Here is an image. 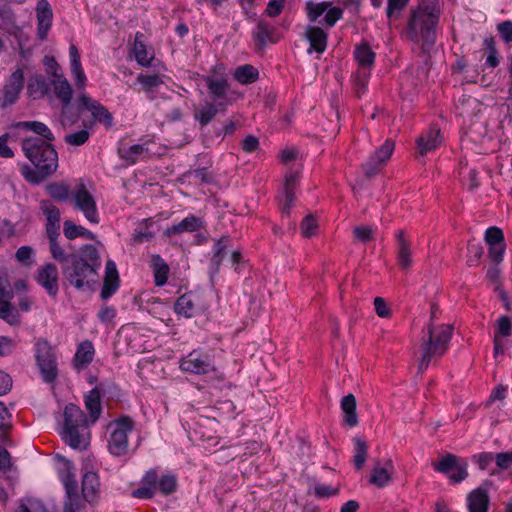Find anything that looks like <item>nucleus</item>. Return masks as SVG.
<instances>
[{
    "mask_svg": "<svg viewBox=\"0 0 512 512\" xmlns=\"http://www.w3.org/2000/svg\"><path fill=\"white\" fill-rule=\"evenodd\" d=\"M150 266L153 271L154 283L162 287L167 283L170 268L165 260L158 254L151 256Z\"/></svg>",
    "mask_w": 512,
    "mask_h": 512,
    "instance_id": "c756f323",
    "label": "nucleus"
},
{
    "mask_svg": "<svg viewBox=\"0 0 512 512\" xmlns=\"http://www.w3.org/2000/svg\"><path fill=\"white\" fill-rule=\"evenodd\" d=\"M354 57L358 63V71L370 72L375 63L376 53L368 42H362L354 50Z\"/></svg>",
    "mask_w": 512,
    "mask_h": 512,
    "instance_id": "b1692460",
    "label": "nucleus"
},
{
    "mask_svg": "<svg viewBox=\"0 0 512 512\" xmlns=\"http://www.w3.org/2000/svg\"><path fill=\"white\" fill-rule=\"evenodd\" d=\"M21 148L32 164H23L20 168L21 175L28 183L38 185L57 171L58 153L52 142L39 137H26L21 141Z\"/></svg>",
    "mask_w": 512,
    "mask_h": 512,
    "instance_id": "f03ea898",
    "label": "nucleus"
},
{
    "mask_svg": "<svg viewBox=\"0 0 512 512\" xmlns=\"http://www.w3.org/2000/svg\"><path fill=\"white\" fill-rule=\"evenodd\" d=\"M16 23V15L8 4L0 5V27L9 28Z\"/></svg>",
    "mask_w": 512,
    "mask_h": 512,
    "instance_id": "603ef678",
    "label": "nucleus"
},
{
    "mask_svg": "<svg viewBox=\"0 0 512 512\" xmlns=\"http://www.w3.org/2000/svg\"><path fill=\"white\" fill-rule=\"evenodd\" d=\"M48 195L53 198L56 202L62 203L68 200L71 201L72 191L68 185L63 182H52L45 187Z\"/></svg>",
    "mask_w": 512,
    "mask_h": 512,
    "instance_id": "a19ab883",
    "label": "nucleus"
},
{
    "mask_svg": "<svg viewBox=\"0 0 512 512\" xmlns=\"http://www.w3.org/2000/svg\"><path fill=\"white\" fill-rule=\"evenodd\" d=\"M177 480L174 475H163L158 483L157 490L163 495H169L176 490Z\"/></svg>",
    "mask_w": 512,
    "mask_h": 512,
    "instance_id": "5fc2aeb1",
    "label": "nucleus"
},
{
    "mask_svg": "<svg viewBox=\"0 0 512 512\" xmlns=\"http://www.w3.org/2000/svg\"><path fill=\"white\" fill-rule=\"evenodd\" d=\"M15 257L19 263L30 266L33 263L34 250L31 246H21L17 249Z\"/></svg>",
    "mask_w": 512,
    "mask_h": 512,
    "instance_id": "680f3d73",
    "label": "nucleus"
},
{
    "mask_svg": "<svg viewBox=\"0 0 512 512\" xmlns=\"http://www.w3.org/2000/svg\"><path fill=\"white\" fill-rule=\"evenodd\" d=\"M58 280L59 273L55 264L46 263L45 265L38 269L36 281L52 298H55L58 295Z\"/></svg>",
    "mask_w": 512,
    "mask_h": 512,
    "instance_id": "ddd939ff",
    "label": "nucleus"
},
{
    "mask_svg": "<svg viewBox=\"0 0 512 512\" xmlns=\"http://www.w3.org/2000/svg\"><path fill=\"white\" fill-rule=\"evenodd\" d=\"M497 30L506 43H512V21L506 20L498 24Z\"/></svg>",
    "mask_w": 512,
    "mask_h": 512,
    "instance_id": "774afa93",
    "label": "nucleus"
},
{
    "mask_svg": "<svg viewBox=\"0 0 512 512\" xmlns=\"http://www.w3.org/2000/svg\"><path fill=\"white\" fill-rule=\"evenodd\" d=\"M88 428V419L81 408L68 404L64 409V424L61 431L62 439L73 449L85 448L87 442L83 432Z\"/></svg>",
    "mask_w": 512,
    "mask_h": 512,
    "instance_id": "39448f33",
    "label": "nucleus"
},
{
    "mask_svg": "<svg viewBox=\"0 0 512 512\" xmlns=\"http://www.w3.org/2000/svg\"><path fill=\"white\" fill-rule=\"evenodd\" d=\"M13 297H0V319L13 325L19 321L18 313L11 303Z\"/></svg>",
    "mask_w": 512,
    "mask_h": 512,
    "instance_id": "a18cd8bd",
    "label": "nucleus"
},
{
    "mask_svg": "<svg viewBox=\"0 0 512 512\" xmlns=\"http://www.w3.org/2000/svg\"><path fill=\"white\" fill-rule=\"evenodd\" d=\"M301 232L304 237H311L316 234L317 222L312 215H307L301 222Z\"/></svg>",
    "mask_w": 512,
    "mask_h": 512,
    "instance_id": "e2e57ef3",
    "label": "nucleus"
},
{
    "mask_svg": "<svg viewBox=\"0 0 512 512\" xmlns=\"http://www.w3.org/2000/svg\"><path fill=\"white\" fill-rule=\"evenodd\" d=\"M433 468L446 474L453 483H460L468 477V462L451 453H447L438 463L433 464Z\"/></svg>",
    "mask_w": 512,
    "mask_h": 512,
    "instance_id": "9d476101",
    "label": "nucleus"
},
{
    "mask_svg": "<svg viewBox=\"0 0 512 512\" xmlns=\"http://www.w3.org/2000/svg\"><path fill=\"white\" fill-rule=\"evenodd\" d=\"M390 473L385 467H375L371 474L370 482L377 487H384L390 481Z\"/></svg>",
    "mask_w": 512,
    "mask_h": 512,
    "instance_id": "864d4df0",
    "label": "nucleus"
},
{
    "mask_svg": "<svg viewBox=\"0 0 512 512\" xmlns=\"http://www.w3.org/2000/svg\"><path fill=\"white\" fill-rule=\"evenodd\" d=\"M137 82L140 83L144 90L149 91L153 88L158 87L163 83L161 77L158 74L153 75H144L139 74L137 77Z\"/></svg>",
    "mask_w": 512,
    "mask_h": 512,
    "instance_id": "bf43d9fd",
    "label": "nucleus"
},
{
    "mask_svg": "<svg viewBox=\"0 0 512 512\" xmlns=\"http://www.w3.org/2000/svg\"><path fill=\"white\" fill-rule=\"evenodd\" d=\"M196 298L192 293L181 295L174 304L176 314L185 318L194 317L199 311Z\"/></svg>",
    "mask_w": 512,
    "mask_h": 512,
    "instance_id": "a878e982",
    "label": "nucleus"
},
{
    "mask_svg": "<svg viewBox=\"0 0 512 512\" xmlns=\"http://www.w3.org/2000/svg\"><path fill=\"white\" fill-rule=\"evenodd\" d=\"M438 21V0H422L410 12L405 36L412 42L422 41V49L429 50L436 40L435 28Z\"/></svg>",
    "mask_w": 512,
    "mask_h": 512,
    "instance_id": "7ed1b4c3",
    "label": "nucleus"
},
{
    "mask_svg": "<svg viewBox=\"0 0 512 512\" xmlns=\"http://www.w3.org/2000/svg\"><path fill=\"white\" fill-rule=\"evenodd\" d=\"M442 142L440 130L438 128H430L417 139L419 153L424 156L435 150Z\"/></svg>",
    "mask_w": 512,
    "mask_h": 512,
    "instance_id": "393cba45",
    "label": "nucleus"
},
{
    "mask_svg": "<svg viewBox=\"0 0 512 512\" xmlns=\"http://www.w3.org/2000/svg\"><path fill=\"white\" fill-rule=\"evenodd\" d=\"M305 37L310 43L309 53L315 51L323 53L327 47L328 33L319 26H307L305 30Z\"/></svg>",
    "mask_w": 512,
    "mask_h": 512,
    "instance_id": "5701e85b",
    "label": "nucleus"
},
{
    "mask_svg": "<svg viewBox=\"0 0 512 512\" xmlns=\"http://www.w3.org/2000/svg\"><path fill=\"white\" fill-rule=\"evenodd\" d=\"M71 203L75 210L80 211L85 219L92 223L98 224L100 216L94 196L88 191L84 184H79L72 191Z\"/></svg>",
    "mask_w": 512,
    "mask_h": 512,
    "instance_id": "1a4fd4ad",
    "label": "nucleus"
},
{
    "mask_svg": "<svg viewBox=\"0 0 512 512\" xmlns=\"http://www.w3.org/2000/svg\"><path fill=\"white\" fill-rule=\"evenodd\" d=\"M205 81L213 103L228 101L226 96L229 84L225 78L206 77Z\"/></svg>",
    "mask_w": 512,
    "mask_h": 512,
    "instance_id": "c85d7f7f",
    "label": "nucleus"
},
{
    "mask_svg": "<svg viewBox=\"0 0 512 512\" xmlns=\"http://www.w3.org/2000/svg\"><path fill=\"white\" fill-rule=\"evenodd\" d=\"M490 485L491 482L485 481L468 493L466 497L468 512H488L490 504L488 487Z\"/></svg>",
    "mask_w": 512,
    "mask_h": 512,
    "instance_id": "2eb2a0df",
    "label": "nucleus"
},
{
    "mask_svg": "<svg viewBox=\"0 0 512 512\" xmlns=\"http://www.w3.org/2000/svg\"><path fill=\"white\" fill-rule=\"evenodd\" d=\"M408 0H388L386 16L389 19L399 18L401 12L407 6Z\"/></svg>",
    "mask_w": 512,
    "mask_h": 512,
    "instance_id": "6e6d98bb",
    "label": "nucleus"
},
{
    "mask_svg": "<svg viewBox=\"0 0 512 512\" xmlns=\"http://www.w3.org/2000/svg\"><path fill=\"white\" fill-rule=\"evenodd\" d=\"M35 358L42 378L46 383H52L58 376L56 356L53 348L46 339H39L35 343Z\"/></svg>",
    "mask_w": 512,
    "mask_h": 512,
    "instance_id": "0eeeda50",
    "label": "nucleus"
},
{
    "mask_svg": "<svg viewBox=\"0 0 512 512\" xmlns=\"http://www.w3.org/2000/svg\"><path fill=\"white\" fill-rule=\"evenodd\" d=\"M89 137L90 132L88 130L87 125L85 124L83 129L73 133L66 134L64 137V141L66 144L70 146H81L89 140Z\"/></svg>",
    "mask_w": 512,
    "mask_h": 512,
    "instance_id": "09e8293b",
    "label": "nucleus"
},
{
    "mask_svg": "<svg viewBox=\"0 0 512 512\" xmlns=\"http://www.w3.org/2000/svg\"><path fill=\"white\" fill-rule=\"evenodd\" d=\"M203 228V220L195 215H189L181 220L179 223L167 227L163 235L165 237H171L173 235H179L184 232H196Z\"/></svg>",
    "mask_w": 512,
    "mask_h": 512,
    "instance_id": "4be33fe9",
    "label": "nucleus"
},
{
    "mask_svg": "<svg viewBox=\"0 0 512 512\" xmlns=\"http://www.w3.org/2000/svg\"><path fill=\"white\" fill-rule=\"evenodd\" d=\"M120 279L117 271L116 264L109 260L105 267V277L103 286L100 292V297L103 300L109 299L119 289Z\"/></svg>",
    "mask_w": 512,
    "mask_h": 512,
    "instance_id": "412c9836",
    "label": "nucleus"
},
{
    "mask_svg": "<svg viewBox=\"0 0 512 512\" xmlns=\"http://www.w3.org/2000/svg\"><path fill=\"white\" fill-rule=\"evenodd\" d=\"M95 354L93 343L89 340L81 342L74 355V366L80 370L93 361Z\"/></svg>",
    "mask_w": 512,
    "mask_h": 512,
    "instance_id": "2f4dec72",
    "label": "nucleus"
},
{
    "mask_svg": "<svg viewBox=\"0 0 512 512\" xmlns=\"http://www.w3.org/2000/svg\"><path fill=\"white\" fill-rule=\"evenodd\" d=\"M99 477L93 472L89 471L83 475L82 478V497L85 501L91 503L93 502L99 490Z\"/></svg>",
    "mask_w": 512,
    "mask_h": 512,
    "instance_id": "7c9ffc66",
    "label": "nucleus"
},
{
    "mask_svg": "<svg viewBox=\"0 0 512 512\" xmlns=\"http://www.w3.org/2000/svg\"><path fill=\"white\" fill-rule=\"evenodd\" d=\"M63 233L68 240H74L78 237L94 240L96 235L81 225H76L71 220L63 223Z\"/></svg>",
    "mask_w": 512,
    "mask_h": 512,
    "instance_id": "58836bf2",
    "label": "nucleus"
},
{
    "mask_svg": "<svg viewBox=\"0 0 512 512\" xmlns=\"http://www.w3.org/2000/svg\"><path fill=\"white\" fill-rule=\"evenodd\" d=\"M134 423L130 417H121L108 425L110 437L108 451L113 456H124L129 451L128 435L133 431Z\"/></svg>",
    "mask_w": 512,
    "mask_h": 512,
    "instance_id": "423d86ee",
    "label": "nucleus"
},
{
    "mask_svg": "<svg viewBox=\"0 0 512 512\" xmlns=\"http://www.w3.org/2000/svg\"><path fill=\"white\" fill-rule=\"evenodd\" d=\"M37 18V37L44 41L51 29L53 22V10L48 0H39L35 7Z\"/></svg>",
    "mask_w": 512,
    "mask_h": 512,
    "instance_id": "dca6fc26",
    "label": "nucleus"
},
{
    "mask_svg": "<svg viewBox=\"0 0 512 512\" xmlns=\"http://www.w3.org/2000/svg\"><path fill=\"white\" fill-rule=\"evenodd\" d=\"M395 145L391 140H386L383 145H381L374 154H372L376 159H378L382 164H385L387 160L391 157L394 151Z\"/></svg>",
    "mask_w": 512,
    "mask_h": 512,
    "instance_id": "4d7b16f0",
    "label": "nucleus"
},
{
    "mask_svg": "<svg viewBox=\"0 0 512 512\" xmlns=\"http://www.w3.org/2000/svg\"><path fill=\"white\" fill-rule=\"evenodd\" d=\"M354 450L355 454L353 457V463L354 467L357 471H360L366 460L368 455V445L365 440H363L361 437H355L354 438Z\"/></svg>",
    "mask_w": 512,
    "mask_h": 512,
    "instance_id": "c03bdc74",
    "label": "nucleus"
},
{
    "mask_svg": "<svg viewBox=\"0 0 512 512\" xmlns=\"http://www.w3.org/2000/svg\"><path fill=\"white\" fill-rule=\"evenodd\" d=\"M305 11L309 22L315 23L324 15V18L319 21V24L332 28L338 20L343 16V10L339 7H332L331 2H313L307 1L305 4Z\"/></svg>",
    "mask_w": 512,
    "mask_h": 512,
    "instance_id": "6e6552de",
    "label": "nucleus"
},
{
    "mask_svg": "<svg viewBox=\"0 0 512 512\" xmlns=\"http://www.w3.org/2000/svg\"><path fill=\"white\" fill-rule=\"evenodd\" d=\"M16 512H48L44 504L38 500L21 503Z\"/></svg>",
    "mask_w": 512,
    "mask_h": 512,
    "instance_id": "338daca9",
    "label": "nucleus"
},
{
    "mask_svg": "<svg viewBox=\"0 0 512 512\" xmlns=\"http://www.w3.org/2000/svg\"><path fill=\"white\" fill-rule=\"evenodd\" d=\"M60 224L46 223V234L49 240V250L53 259H63L67 250L60 246L58 236L60 235Z\"/></svg>",
    "mask_w": 512,
    "mask_h": 512,
    "instance_id": "72a5a7b5",
    "label": "nucleus"
},
{
    "mask_svg": "<svg viewBox=\"0 0 512 512\" xmlns=\"http://www.w3.org/2000/svg\"><path fill=\"white\" fill-rule=\"evenodd\" d=\"M65 468L60 471V479L65 488L66 497L65 500H82L78 494V484L73 472L74 466L71 461L64 460Z\"/></svg>",
    "mask_w": 512,
    "mask_h": 512,
    "instance_id": "aec40b11",
    "label": "nucleus"
},
{
    "mask_svg": "<svg viewBox=\"0 0 512 512\" xmlns=\"http://www.w3.org/2000/svg\"><path fill=\"white\" fill-rule=\"evenodd\" d=\"M23 87L24 73L22 69L18 68L9 76L0 89V108L4 109L16 103Z\"/></svg>",
    "mask_w": 512,
    "mask_h": 512,
    "instance_id": "f8f14e48",
    "label": "nucleus"
},
{
    "mask_svg": "<svg viewBox=\"0 0 512 512\" xmlns=\"http://www.w3.org/2000/svg\"><path fill=\"white\" fill-rule=\"evenodd\" d=\"M101 394L99 387H94L85 395L84 402L87 411L89 412L90 422L94 424L100 417L102 412Z\"/></svg>",
    "mask_w": 512,
    "mask_h": 512,
    "instance_id": "473e14b6",
    "label": "nucleus"
},
{
    "mask_svg": "<svg viewBox=\"0 0 512 512\" xmlns=\"http://www.w3.org/2000/svg\"><path fill=\"white\" fill-rule=\"evenodd\" d=\"M133 51L138 64L143 67H149L151 65L153 56L149 55L146 46L142 42L136 40L134 43Z\"/></svg>",
    "mask_w": 512,
    "mask_h": 512,
    "instance_id": "3c124183",
    "label": "nucleus"
},
{
    "mask_svg": "<svg viewBox=\"0 0 512 512\" xmlns=\"http://www.w3.org/2000/svg\"><path fill=\"white\" fill-rule=\"evenodd\" d=\"M256 50H263L267 44L278 42L277 29L265 20H259L252 32Z\"/></svg>",
    "mask_w": 512,
    "mask_h": 512,
    "instance_id": "f3484780",
    "label": "nucleus"
},
{
    "mask_svg": "<svg viewBox=\"0 0 512 512\" xmlns=\"http://www.w3.org/2000/svg\"><path fill=\"white\" fill-rule=\"evenodd\" d=\"M229 101H219L217 103L205 102L194 110V119L199 123L200 128L206 127L219 112H225Z\"/></svg>",
    "mask_w": 512,
    "mask_h": 512,
    "instance_id": "a211bd4d",
    "label": "nucleus"
},
{
    "mask_svg": "<svg viewBox=\"0 0 512 512\" xmlns=\"http://www.w3.org/2000/svg\"><path fill=\"white\" fill-rule=\"evenodd\" d=\"M512 330V322L508 316H501L497 320V328L495 332V337L502 336L508 337L511 334Z\"/></svg>",
    "mask_w": 512,
    "mask_h": 512,
    "instance_id": "0e129e2a",
    "label": "nucleus"
},
{
    "mask_svg": "<svg viewBox=\"0 0 512 512\" xmlns=\"http://www.w3.org/2000/svg\"><path fill=\"white\" fill-rule=\"evenodd\" d=\"M485 241L488 245H503V231L496 226L489 227L485 232Z\"/></svg>",
    "mask_w": 512,
    "mask_h": 512,
    "instance_id": "13d9d810",
    "label": "nucleus"
},
{
    "mask_svg": "<svg viewBox=\"0 0 512 512\" xmlns=\"http://www.w3.org/2000/svg\"><path fill=\"white\" fill-rule=\"evenodd\" d=\"M147 150L148 149L141 144H135L129 147L122 146L118 148V155L127 164L133 165Z\"/></svg>",
    "mask_w": 512,
    "mask_h": 512,
    "instance_id": "79ce46f5",
    "label": "nucleus"
},
{
    "mask_svg": "<svg viewBox=\"0 0 512 512\" xmlns=\"http://www.w3.org/2000/svg\"><path fill=\"white\" fill-rule=\"evenodd\" d=\"M12 127L32 131L38 135L37 137L47 142H53L55 140V136L51 129L45 123L40 121H20L14 123Z\"/></svg>",
    "mask_w": 512,
    "mask_h": 512,
    "instance_id": "bb28decb",
    "label": "nucleus"
},
{
    "mask_svg": "<svg viewBox=\"0 0 512 512\" xmlns=\"http://www.w3.org/2000/svg\"><path fill=\"white\" fill-rule=\"evenodd\" d=\"M154 221L152 218H146L141 220L133 232V241L136 244L148 242L155 237V232L151 231L150 228L153 226Z\"/></svg>",
    "mask_w": 512,
    "mask_h": 512,
    "instance_id": "ea45409f",
    "label": "nucleus"
},
{
    "mask_svg": "<svg viewBox=\"0 0 512 512\" xmlns=\"http://www.w3.org/2000/svg\"><path fill=\"white\" fill-rule=\"evenodd\" d=\"M55 96L61 101L62 105L70 104L72 98V88L69 82L60 75L51 81Z\"/></svg>",
    "mask_w": 512,
    "mask_h": 512,
    "instance_id": "4c0bfd02",
    "label": "nucleus"
},
{
    "mask_svg": "<svg viewBox=\"0 0 512 512\" xmlns=\"http://www.w3.org/2000/svg\"><path fill=\"white\" fill-rule=\"evenodd\" d=\"M382 164L378 159L371 155L367 161L363 164V170L367 177L376 175L382 168Z\"/></svg>",
    "mask_w": 512,
    "mask_h": 512,
    "instance_id": "69168bd1",
    "label": "nucleus"
},
{
    "mask_svg": "<svg viewBox=\"0 0 512 512\" xmlns=\"http://www.w3.org/2000/svg\"><path fill=\"white\" fill-rule=\"evenodd\" d=\"M298 179L299 177L297 172H290L285 176L283 192L279 197V203L283 215H290L291 208L295 201V189L297 187Z\"/></svg>",
    "mask_w": 512,
    "mask_h": 512,
    "instance_id": "6ab92c4d",
    "label": "nucleus"
},
{
    "mask_svg": "<svg viewBox=\"0 0 512 512\" xmlns=\"http://www.w3.org/2000/svg\"><path fill=\"white\" fill-rule=\"evenodd\" d=\"M80 119V112L69 104L63 105L60 113V123L64 129L76 124Z\"/></svg>",
    "mask_w": 512,
    "mask_h": 512,
    "instance_id": "49530a36",
    "label": "nucleus"
},
{
    "mask_svg": "<svg viewBox=\"0 0 512 512\" xmlns=\"http://www.w3.org/2000/svg\"><path fill=\"white\" fill-rule=\"evenodd\" d=\"M79 104L91 113L95 121L102 123L107 129L112 127L113 116L100 102L83 94L79 97Z\"/></svg>",
    "mask_w": 512,
    "mask_h": 512,
    "instance_id": "4468645a",
    "label": "nucleus"
},
{
    "mask_svg": "<svg viewBox=\"0 0 512 512\" xmlns=\"http://www.w3.org/2000/svg\"><path fill=\"white\" fill-rule=\"evenodd\" d=\"M50 89V84L43 76H37L28 84V91L34 98L44 96Z\"/></svg>",
    "mask_w": 512,
    "mask_h": 512,
    "instance_id": "de8ad7c7",
    "label": "nucleus"
},
{
    "mask_svg": "<svg viewBox=\"0 0 512 512\" xmlns=\"http://www.w3.org/2000/svg\"><path fill=\"white\" fill-rule=\"evenodd\" d=\"M341 410L344 413L343 422L349 427H355L358 424L356 413V398L353 394H348L341 399Z\"/></svg>",
    "mask_w": 512,
    "mask_h": 512,
    "instance_id": "f704fd0d",
    "label": "nucleus"
},
{
    "mask_svg": "<svg viewBox=\"0 0 512 512\" xmlns=\"http://www.w3.org/2000/svg\"><path fill=\"white\" fill-rule=\"evenodd\" d=\"M180 368L193 374H207L215 370V365L208 353L194 350L181 359Z\"/></svg>",
    "mask_w": 512,
    "mask_h": 512,
    "instance_id": "9b49d317",
    "label": "nucleus"
},
{
    "mask_svg": "<svg viewBox=\"0 0 512 512\" xmlns=\"http://www.w3.org/2000/svg\"><path fill=\"white\" fill-rule=\"evenodd\" d=\"M396 241L399 266L402 269H408L412 264L411 246L409 241L406 239L405 232L403 230H399L396 233Z\"/></svg>",
    "mask_w": 512,
    "mask_h": 512,
    "instance_id": "cd10ccee",
    "label": "nucleus"
},
{
    "mask_svg": "<svg viewBox=\"0 0 512 512\" xmlns=\"http://www.w3.org/2000/svg\"><path fill=\"white\" fill-rule=\"evenodd\" d=\"M236 81L241 84L247 85L252 84L258 80V70L250 64L238 66L233 74Z\"/></svg>",
    "mask_w": 512,
    "mask_h": 512,
    "instance_id": "37998d69",
    "label": "nucleus"
},
{
    "mask_svg": "<svg viewBox=\"0 0 512 512\" xmlns=\"http://www.w3.org/2000/svg\"><path fill=\"white\" fill-rule=\"evenodd\" d=\"M375 230L371 226H357L353 229L354 238L362 243L373 240Z\"/></svg>",
    "mask_w": 512,
    "mask_h": 512,
    "instance_id": "052dcab7",
    "label": "nucleus"
},
{
    "mask_svg": "<svg viewBox=\"0 0 512 512\" xmlns=\"http://www.w3.org/2000/svg\"><path fill=\"white\" fill-rule=\"evenodd\" d=\"M452 335L453 326L450 324L428 323L425 326L421 339L422 357L418 365L419 372L428 368L432 358L442 357L446 353Z\"/></svg>",
    "mask_w": 512,
    "mask_h": 512,
    "instance_id": "20e7f679",
    "label": "nucleus"
},
{
    "mask_svg": "<svg viewBox=\"0 0 512 512\" xmlns=\"http://www.w3.org/2000/svg\"><path fill=\"white\" fill-rule=\"evenodd\" d=\"M69 57H70V64H71V73L75 78V84L78 87H84L85 82H86V76L81 67L79 51L75 45L70 46Z\"/></svg>",
    "mask_w": 512,
    "mask_h": 512,
    "instance_id": "e433bc0d",
    "label": "nucleus"
},
{
    "mask_svg": "<svg viewBox=\"0 0 512 512\" xmlns=\"http://www.w3.org/2000/svg\"><path fill=\"white\" fill-rule=\"evenodd\" d=\"M228 242L229 237H222L215 241L212 248L213 256L210 263V271L212 274H217L219 272L220 266L226 255Z\"/></svg>",
    "mask_w": 512,
    "mask_h": 512,
    "instance_id": "c9c22d12",
    "label": "nucleus"
},
{
    "mask_svg": "<svg viewBox=\"0 0 512 512\" xmlns=\"http://www.w3.org/2000/svg\"><path fill=\"white\" fill-rule=\"evenodd\" d=\"M55 260L61 266L64 280L76 290H90L97 282L102 262L95 246L85 244L78 251H66L63 259Z\"/></svg>",
    "mask_w": 512,
    "mask_h": 512,
    "instance_id": "f257e3e1",
    "label": "nucleus"
},
{
    "mask_svg": "<svg viewBox=\"0 0 512 512\" xmlns=\"http://www.w3.org/2000/svg\"><path fill=\"white\" fill-rule=\"evenodd\" d=\"M40 208L46 216L47 223L60 224V210L49 200H42Z\"/></svg>",
    "mask_w": 512,
    "mask_h": 512,
    "instance_id": "8fccbe9b",
    "label": "nucleus"
}]
</instances>
